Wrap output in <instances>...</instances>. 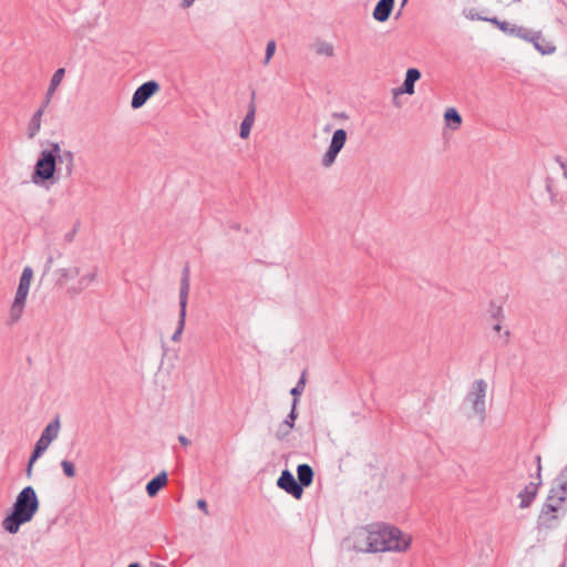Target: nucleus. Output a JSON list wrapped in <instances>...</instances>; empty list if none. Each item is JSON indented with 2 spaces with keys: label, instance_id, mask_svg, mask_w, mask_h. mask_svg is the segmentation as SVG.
Segmentation results:
<instances>
[{
  "label": "nucleus",
  "instance_id": "obj_1",
  "mask_svg": "<svg viewBox=\"0 0 567 567\" xmlns=\"http://www.w3.org/2000/svg\"><path fill=\"white\" fill-rule=\"evenodd\" d=\"M412 537L395 526L373 524L354 534L353 549L363 553H403L411 546Z\"/></svg>",
  "mask_w": 567,
  "mask_h": 567
},
{
  "label": "nucleus",
  "instance_id": "obj_2",
  "mask_svg": "<svg viewBox=\"0 0 567 567\" xmlns=\"http://www.w3.org/2000/svg\"><path fill=\"white\" fill-rule=\"evenodd\" d=\"M40 508L35 489L23 487L12 504L11 512L2 520V528L9 534H17L23 524L30 523Z\"/></svg>",
  "mask_w": 567,
  "mask_h": 567
},
{
  "label": "nucleus",
  "instance_id": "obj_3",
  "mask_svg": "<svg viewBox=\"0 0 567 567\" xmlns=\"http://www.w3.org/2000/svg\"><path fill=\"white\" fill-rule=\"evenodd\" d=\"M59 156V143H50L49 150L40 152L35 162L31 181L35 185H44L48 182L53 184L55 174L58 172L56 157Z\"/></svg>",
  "mask_w": 567,
  "mask_h": 567
},
{
  "label": "nucleus",
  "instance_id": "obj_4",
  "mask_svg": "<svg viewBox=\"0 0 567 567\" xmlns=\"http://www.w3.org/2000/svg\"><path fill=\"white\" fill-rule=\"evenodd\" d=\"M33 278V270L31 267L27 266L24 267L20 280L19 286L13 299V302L10 308L9 312V323L13 324L18 322L22 315L25 307L27 297L29 293L31 280Z\"/></svg>",
  "mask_w": 567,
  "mask_h": 567
},
{
  "label": "nucleus",
  "instance_id": "obj_5",
  "mask_svg": "<svg viewBox=\"0 0 567 567\" xmlns=\"http://www.w3.org/2000/svg\"><path fill=\"white\" fill-rule=\"evenodd\" d=\"M566 512V507L551 506L550 503L544 502L536 520L537 529L551 530L557 528Z\"/></svg>",
  "mask_w": 567,
  "mask_h": 567
},
{
  "label": "nucleus",
  "instance_id": "obj_6",
  "mask_svg": "<svg viewBox=\"0 0 567 567\" xmlns=\"http://www.w3.org/2000/svg\"><path fill=\"white\" fill-rule=\"evenodd\" d=\"M487 383L483 379L475 380L471 391L466 395V400L471 402L472 410L480 421L483 422L486 415V396Z\"/></svg>",
  "mask_w": 567,
  "mask_h": 567
},
{
  "label": "nucleus",
  "instance_id": "obj_7",
  "mask_svg": "<svg viewBox=\"0 0 567 567\" xmlns=\"http://www.w3.org/2000/svg\"><path fill=\"white\" fill-rule=\"evenodd\" d=\"M60 417L56 415L43 430L31 453V462H35L58 437L60 432Z\"/></svg>",
  "mask_w": 567,
  "mask_h": 567
},
{
  "label": "nucleus",
  "instance_id": "obj_8",
  "mask_svg": "<svg viewBox=\"0 0 567 567\" xmlns=\"http://www.w3.org/2000/svg\"><path fill=\"white\" fill-rule=\"evenodd\" d=\"M347 131L343 128H338L333 132L328 150L321 157V165L326 168L331 167L341 150L344 147L347 142Z\"/></svg>",
  "mask_w": 567,
  "mask_h": 567
},
{
  "label": "nucleus",
  "instance_id": "obj_9",
  "mask_svg": "<svg viewBox=\"0 0 567 567\" xmlns=\"http://www.w3.org/2000/svg\"><path fill=\"white\" fill-rule=\"evenodd\" d=\"M158 91H159L158 82L151 80V81L143 83L135 90V92L132 96V101H131L132 109L137 110V109L142 107L146 103V101L148 99H151Z\"/></svg>",
  "mask_w": 567,
  "mask_h": 567
},
{
  "label": "nucleus",
  "instance_id": "obj_10",
  "mask_svg": "<svg viewBox=\"0 0 567 567\" xmlns=\"http://www.w3.org/2000/svg\"><path fill=\"white\" fill-rule=\"evenodd\" d=\"M277 486L290 494L296 499H300L303 494L302 485L298 483L289 470H284L277 480Z\"/></svg>",
  "mask_w": 567,
  "mask_h": 567
},
{
  "label": "nucleus",
  "instance_id": "obj_11",
  "mask_svg": "<svg viewBox=\"0 0 567 567\" xmlns=\"http://www.w3.org/2000/svg\"><path fill=\"white\" fill-rule=\"evenodd\" d=\"M529 35L524 41L533 43L534 48L543 55L555 53L556 47L543 38L542 31H533L528 29Z\"/></svg>",
  "mask_w": 567,
  "mask_h": 567
},
{
  "label": "nucleus",
  "instance_id": "obj_12",
  "mask_svg": "<svg viewBox=\"0 0 567 567\" xmlns=\"http://www.w3.org/2000/svg\"><path fill=\"white\" fill-rule=\"evenodd\" d=\"M421 79V72L419 69L410 68L405 73V79L402 86L393 89V95L399 96L401 94H414V85Z\"/></svg>",
  "mask_w": 567,
  "mask_h": 567
},
{
  "label": "nucleus",
  "instance_id": "obj_13",
  "mask_svg": "<svg viewBox=\"0 0 567 567\" xmlns=\"http://www.w3.org/2000/svg\"><path fill=\"white\" fill-rule=\"evenodd\" d=\"M255 97H256V92L255 90L251 91V99H250V102L248 104V110H247V113L240 124V132H239V136L241 138H247L249 137L250 135V131H251V127L255 123V117H256V103H255Z\"/></svg>",
  "mask_w": 567,
  "mask_h": 567
},
{
  "label": "nucleus",
  "instance_id": "obj_14",
  "mask_svg": "<svg viewBox=\"0 0 567 567\" xmlns=\"http://www.w3.org/2000/svg\"><path fill=\"white\" fill-rule=\"evenodd\" d=\"M542 485V480H538L537 482H530L527 484L523 491H520L517 495L519 498V508H528L532 503L534 502L539 486Z\"/></svg>",
  "mask_w": 567,
  "mask_h": 567
},
{
  "label": "nucleus",
  "instance_id": "obj_15",
  "mask_svg": "<svg viewBox=\"0 0 567 567\" xmlns=\"http://www.w3.org/2000/svg\"><path fill=\"white\" fill-rule=\"evenodd\" d=\"M56 163L60 166H64V175L65 177H71L74 172V153L70 150H62L59 145V156L56 157ZM62 167H60V171Z\"/></svg>",
  "mask_w": 567,
  "mask_h": 567
},
{
  "label": "nucleus",
  "instance_id": "obj_16",
  "mask_svg": "<svg viewBox=\"0 0 567 567\" xmlns=\"http://www.w3.org/2000/svg\"><path fill=\"white\" fill-rule=\"evenodd\" d=\"M65 75V69L64 68H59L52 75L51 78V81H50V85L48 87V91L45 93V96H44V100L41 104V106L43 107H48V105L50 104L51 102V99L54 94V92L56 91L58 86L61 84L63 78Z\"/></svg>",
  "mask_w": 567,
  "mask_h": 567
},
{
  "label": "nucleus",
  "instance_id": "obj_17",
  "mask_svg": "<svg viewBox=\"0 0 567 567\" xmlns=\"http://www.w3.org/2000/svg\"><path fill=\"white\" fill-rule=\"evenodd\" d=\"M393 6L394 0H379L372 13L374 20L379 22L386 21L391 16Z\"/></svg>",
  "mask_w": 567,
  "mask_h": 567
},
{
  "label": "nucleus",
  "instance_id": "obj_18",
  "mask_svg": "<svg viewBox=\"0 0 567 567\" xmlns=\"http://www.w3.org/2000/svg\"><path fill=\"white\" fill-rule=\"evenodd\" d=\"M44 112L45 107L40 106L31 116L27 128L28 138L32 140L39 134Z\"/></svg>",
  "mask_w": 567,
  "mask_h": 567
},
{
  "label": "nucleus",
  "instance_id": "obj_19",
  "mask_svg": "<svg viewBox=\"0 0 567 567\" xmlns=\"http://www.w3.org/2000/svg\"><path fill=\"white\" fill-rule=\"evenodd\" d=\"M167 473L165 471H162L146 484L145 489L147 495L150 497L156 496L157 493L167 484Z\"/></svg>",
  "mask_w": 567,
  "mask_h": 567
},
{
  "label": "nucleus",
  "instance_id": "obj_20",
  "mask_svg": "<svg viewBox=\"0 0 567 567\" xmlns=\"http://www.w3.org/2000/svg\"><path fill=\"white\" fill-rule=\"evenodd\" d=\"M190 289L189 266L186 264L182 270V279L179 287V305L187 306Z\"/></svg>",
  "mask_w": 567,
  "mask_h": 567
},
{
  "label": "nucleus",
  "instance_id": "obj_21",
  "mask_svg": "<svg viewBox=\"0 0 567 567\" xmlns=\"http://www.w3.org/2000/svg\"><path fill=\"white\" fill-rule=\"evenodd\" d=\"M499 30H502L507 35L517 37L522 40L527 39V35H529L528 28L511 24L507 21L499 23Z\"/></svg>",
  "mask_w": 567,
  "mask_h": 567
},
{
  "label": "nucleus",
  "instance_id": "obj_22",
  "mask_svg": "<svg viewBox=\"0 0 567 567\" xmlns=\"http://www.w3.org/2000/svg\"><path fill=\"white\" fill-rule=\"evenodd\" d=\"M567 501V494H565L557 485H551L548 495L545 499L546 503H550L551 506L565 507Z\"/></svg>",
  "mask_w": 567,
  "mask_h": 567
},
{
  "label": "nucleus",
  "instance_id": "obj_23",
  "mask_svg": "<svg viewBox=\"0 0 567 567\" xmlns=\"http://www.w3.org/2000/svg\"><path fill=\"white\" fill-rule=\"evenodd\" d=\"M313 470L308 464H300L297 467V476H298V483L302 485L303 487H308L312 484L313 481Z\"/></svg>",
  "mask_w": 567,
  "mask_h": 567
},
{
  "label": "nucleus",
  "instance_id": "obj_24",
  "mask_svg": "<svg viewBox=\"0 0 567 567\" xmlns=\"http://www.w3.org/2000/svg\"><path fill=\"white\" fill-rule=\"evenodd\" d=\"M186 313H187V306L179 305V313H178V321H177V328L175 332L172 336V341L179 342L182 338V333L185 328L186 322Z\"/></svg>",
  "mask_w": 567,
  "mask_h": 567
},
{
  "label": "nucleus",
  "instance_id": "obj_25",
  "mask_svg": "<svg viewBox=\"0 0 567 567\" xmlns=\"http://www.w3.org/2000/svg\"><path fill=\"white\" fill-rule=\"evenodd\" d=\"M444 120L452 130H456L462 124V116L454 107H449L444 113Z\"/></svg>",
  "mask_w": 567,
  "mask_h": 567
},
{
  "label": "nucleus",
  "instance_id": "obj_26",
  "mask_svg": "<svg viewBox=\"0 0 567 567\" xmlns=\"http://www.w3.org/2000/svg\"><path fill=\"white\" fill-rule=\"evenodd\" d=\"M56 274L59 275V280L61 284L64 282L66 279H73L80 275V268L79 267H71V268H61L56 270Z\"/></svg>",
  "mask_w": 567,
  "mask_h": 567
},
{
  "label": "nucleus",
  "instance_id": "obj_27",
  "mask_svg": "<svg viewBox=\"0 0 567 567\" xmlns=\"http://www.w3.org/2000/svg\"><path fill=\"white\" fill-rule=\"evenodd\" d=\"M96 277L97 268L94 267L91 272L80 278L78 291H82L83 289L87 288L93 281H95Z\"/></svg>",
  "mask_w": 567,
  "mask_h": 567
},
{
  "label": "nucleus",
  "instance_id": "obj_28",
  "mask_svg": "<svg viewBox=\"0 0 567 567\" xmlns=\"http://www.w3.org/2000/svg\"><path fill=\"white\" fill-rule=\"evenodd\" d=\"M316 53L319 55H324V56L330 58V56H333V54H334V48L331 43L321 41V42H318L316 45Z\"/></svg>",
  "mask_w": 567,
  "mask_h": 567
},
{
  "label": "nucleus",
  "instance_id": "obj_29",
  "mask_svg": "<svg viewBox=\"0 0 567 567\" xmlns=\"http://www.w3.org/2000/svg\"><path fill=\"white\" fill-rule=\"evenodd\" d=\"M554 485H557L559 489H561L565 494H567V464L563 467L559 474L553 482Z\"/></svg>",
  "mask_w": 567,
  "mask_h": 567
},
{
  "label": "nucleus",
  "instance_id": "obj_30",
  "mask_svg": "<svg viewBox=\"0 0 567 567\" xmlns=\"http://www.w3.org/2000/svg\"><path fill=\"white\" fill-rule=\"evenodd\" d=\"M299 400L297 398H295L292 400V405H291V410L290 412L288 413V415L286 416L285 421L282 422V424L287 425L288 427H290L291 430L293 429L295 426V421L297 419V404H298Z\"/></svg>",
  "mask_w": 567,
  "mask_h": 567
},
{
  "label": "nucleus",
  "instance_id": "obj_31",
  "mask_svg": "<svg viewBox=\"0 0 567 567\" xmlns=\"http://www.w3.org/2000/svg\"><path fill=\"white\" fill-rule=\"evenodd\" d=\"M546 192L549 195L551 204H558L560 202L559 194L554 187V181L550 177L546 178Z\"/></svg>",
  "mask_w": 567,
  "mask_h": 567
},
{
  "label": "nucleus",
  "instance_id": "obj_32",
  "mask_svg": "<svg viewBox=\"0 0 567 567\" xmlns=\"http://www.w3.org/2000/svg\"><path fill=\"white\" fill-rule=\"evenodd\" d=\"M306 386V371L301 373V377L297 384L290 390V394L298 399V396L303 392Z\"/></svg>",
  "mask_w": 567,
  "mask_h": 567
},
{
  "label": "nucleus",
  "instance_id": "obj_33",
  "mask_svg": "<svg viewBox=\"0 0 567 567\" xmlns=\"http://www.w3.org/2000/svg\"><path fill=\"white\" fill-rule=\"evenodd\" d=\"M61 467L66 477H74L75 476V466L71 461L63 460L61 462Z\"/></svg>",
  "mask_w": 567,
  "mask_h": 567
},
{
  "label": "nucleus",
  "instance_id": "obj_34",
  "mask_svg": "<svg viewBox=\"0 0 567 567\" xmlns=\"http://www.w3.org/2000/svg\"><path fill=\"white\" fill-rule=\"evenodd\" d=\"M291 432V429L288 427L287 425L285 424H280L278 426V430L276 432V437L279 440V441H282L284 439H286Z\"/></svg>",
  "mask_w": 567,
  "mask_h": 567
},
{
  "label": "nucleus",
  "instance_id": "obj_35",
  "mask_svg": "<svg viewBox=\"0 0 567 567\" xmlns=\"http://www.w3.org/2000/svg\"><path fill=\"white\" fill-rule=\"evenodd\" d=\"M276 51V43L274 40L269 41L266 47L265 64L269 62Z\"/></svg>",
  "mask_w": 567,
  "mask_h": 567
},
{
  "label": "nucleus",
  "instance_id": "obj_36",
  "mask_svg": "<svg viewBox=\"0 0 567 567\" xmlns=\"http://www.w3.org/2000/svg\"><path fill=\"white\" fill-rule=\"evenodd\" d=\"M555 162L559 165L564 178L567 181V158L563 156H555Z\"/></svg>",
  "mask_w": 567,
  "mask_h": 567
},
{
  "label": "nucleus",
  "instance_id": "obj_37",
  "mask_svg": "<svg viewBox=\"0 0 567 567\" xmlns=\"http://www.w3.org/2000/svg\"><path fill=\"white\" fill-rule=\"evenodd\" d=\"M332 117L337 118V120H342V121H348L349 120V115L346 112H334L332 114Z\"/></svg>",
  "mask_w": 567,
  "mask_h": 567
},
{
  "label": "nucleus",
  "instance_id": "obj_38",
  "mask_svg": "<svg viewBox=\"0 0 567 567\" xmlns=\"http://www.w3.org/2000/svg\"><path fill=\"white\" fill-rule=\"evenodd\" d=\"M536 463H537V480H542V456H536Z\"/></svg>",
  "mask_w": 567,
  "mask_h": 567
},
{
  "label": "nucleus",
  "instance_id": "obj_39",
  "mask_svg": "<svg viewBox=\"0 0 567 567\" xmlns=\"http://www.w3.org/2000/svg\"><path fill=\"white\" fill-rule=\"evenodd\" d=\"M197 507H198L199 509L204 511V512H205V514H208L207 503H206V501H205V499H202V498H200V499H198V501H197Z\"/></svg>",
  "mask_w": 567,
  "mask_h": 567
},
{
  "label": "nucleus",
  "instance_id": "obj_40",
  "mask_svg": "<svg viewBox=\"0 0 567 567\" xmlns=\"http://www.w3.org/2000/svg\"><path fill=\"white\" fill-rule=\"evenodd\" d=\"M178 442L184 446H188L190 444V440L187 439L185 435H179Z\"/></svg>",
  "mask_w": 567,
  "mask_h": 567
},
{
  "label": "nucleus",
  "instance_id": "obj_41",
  "mask_svg": "<svg viewBox=\"0 0 567 567\" xmlns=\"http://www.w3.org/2000/svg\"><path fill=\"white\" fill-rule=\"evenodd\" d=\"M484 20H485V21H488V22H491V23H493V24H495V25H497L498 28H499V23H502V22H503V21L498 20L497 18H488V19H487V18H485Z\"/></svg>",
  "mask_w": 567,
  "mask_h": 567
},
{
  "label": "nucleus",
  "instance_id": "obj_42",
  "mask_svg": "<svg viewBox=\"0 0 567 567\" xmlns=\"http://www.w3.org/2000/svg\"><path fill=\"white\" fill-rule=\"evenodd\" d=\"M33 464L34 462H31V458L29 460V463L27 465V475L30 477L31 474H32V468H33Z\"/></svg>",
  "mask_w": 567,
  "mask_h": 567
},
{
  "label": "nucleus",
  "instance_id": "obj_43",
  "mask_svg": "<svg viewBox=\"0 0 567 567\" xmlns=\"http://www.w3.org/2000/svg\"><path fill=\"white\" fill-rule=\"evenodd\" d=\"M194 1L195 0H183L182 1V8H184V9L189 8L190 6H193Z\"/></svg>",
  "mask_w": 567,
  "mask_h": 567
},
{
  "label": "nucleus",
  "instance_id": "obj_44",
  "mask_svg": "<svg viewBox=\"0 0 567 567\" xmlns=\"http://www.w3.org/2000/svg\"><path fill=\"white\" fill-rule=\"evenodd\" d=\"M493 330H494V331H496V332H499V331L502 330V326H501V323H499V322L495 323V324L493 326Z\"/></svg>",
  "mask_w": 567,
  "mask_h": 567
},
{
  "label": "nucleus",
  "instance_id": "obj_45",
  "mask_svg": "<svg viewBox=\"0 0 567 567\" xmlns=\"http://www.w3.org/2000/svg\"><path fill=\"white\" fill-rule=\"evenodd\" d=\"M73 236H74V230H73L72 233L66 234V235H65V239H66L68 241H72Z\"/></svg>",
  "mask_w": 567,
  "mask_h": 567
},
{
  "label": "nucleus",
  "instance_id": "obj_46",
  "mask_svg": "<svg viewBox=\"0 0 567 567\" xmlns=\"http://www.w3.org/2000/svg\"><path fill=\"white\" fill-rule=\"evenodd\" d=\"M127 567H141V565L138 563H132Z\"/></svg>",
  "mask_w": 567,
  "mask_h": 567
},
{
  "label": "nucleus",
  "instance_id": "obj_47",
  "mask_svg": "<svg viewBox=\"0 0 567 567\" xmlns=\"http://www.w3.org/2000/svg\"><path fill=\"white\" fill-rule=\"evenodd\" d=\"M323 131H324V132H329V131H330V126H329V125H327V126L324 127V130H323Z\"/></svg>",
  "mask_w": 567,
  "mask_h": 567
},
{
  "label": "nucleus",
  "instance_id": "obj_48",
  "mask_svg": "<svg viewBox=\"0 0 567 567\" xmlns=\"http://www.w3.org/2000/svg\"><path fill=\"white\" fill-rule=\"evenodd\" d=\"M52 261H53V259H52V257H50V258L48 259V264H52Z\"/></svg>",
  "mask_w": 567,
  "mask_h": 567
},
{
  "label": "nucleus",
  "instance_id": "obj_49",
  "mask_svg": "<svg viewBox=\"0 0 567 567\" xmlns=\"http://www.w3.org/2000/svg\"><path fill=\"white\" fill-rule=\"evenodd\" d=\"M408 2V0H402V6H404Z\"/></svg>",
  "mask_w": 567,
  "mask_h": 567
},
{
  "label": "nucleus",
  "instance_id": "obj_50",
  "mask_svg": "<svg viewBox=\"0 0 567 567\" xmlns=\"http://www.w3.org/2000/svg\"><path fill=\"white\" fill-rule=\"evenodd\" d=\"M560 567H565L564 565H561Z\"/></svg>",
  "mask_w": 567,
  "mask_h": 567
}]
</instances>
